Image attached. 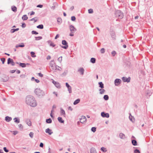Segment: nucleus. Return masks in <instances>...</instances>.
<instances>
[{
	"label": "nucleus",
	"instance_id": "1",
	"mask_svg": "<svg viewBox=\"0 0 153 153\" xmlns=\"http://www.w3.org/2000/svg\"><path fill=\"white\" fill-rule=\"evenodd\" d=\"M26 103L30 106L34 107L36 106L37 104L34 97L33 96L28 95L26 98Z\"/></svg>",
	"mask_w": 153,
	"mask_h": 153
},
{
	"label": "nucleus",
	"instance_id": "2",
	"mask_svg": "<svg viewBox=\"0 0 153 153\" xmlns=\"http://www.w3.org/2000/svg\"><path fill=\"white\" fill-rule=\"evenodd\" d=\"M34 93L36 95L39 97H43L45 94L44 91L41 90L40 88H38L35 89Z\"/></svg>",
	"mask_w": 153,
	"mask_h": 153
},
{
	"label": "nucleus",
	"instance_id": "3",
	"mask_svg": "<svg viewBox=\"0 0 153 153\" xmlns=\"http://www.w3.org/2000/svg\"><path fill=\"white\" fill-rule=\"evenodd\" d=\"M115 15L116 17L120 19H122L123 16V14L120 10H117L115 13Z\"/></svg>",
	"mask_w": 153,
	"mask_h": 153
},
{
	"label": "nucleus",
	"instance_id": "4",
	"mask_svg": "<svg viewBox=\"0 0 153 153\" xmlns=\"http://www.w3.org/2000/svg\"><path fill=\"white\" fill-rule=\"evenodd\" d=\"M62 44L65 46H62V47L64 49H67L68 48V43L65 40H63L62 41Z\"/></svg>",
	"mask_w": 153,
	"mask_h": 153
},
{
	"label": "nucleus",
	"instance_id": "5",
	"mask_svg": "<svg viewBox=\"0 0 153 153\" xmlns=\"http://www.w3.org/2000/svg\"><path fill=\"white\" fill-rule=\"evenodd\" d=\"M69 28L71 32L72 33H74L76 30V29L72 25H70Z\"/></svg>",
	"mask_w": 153,
	"mask_h": 153
},
{
	"label": "nucleus",
	"instance_id": "6",
	"mask_svg": "<svg viewBox=\"0 0 153 153\" xmlns=\"http://www.w3.org/2000/svg\"><path fill=\"white\" fill-rule=\"evenodd\" d=\"M121 82V79H116L114 81V84L116 86H118L120 84Z\"/></svg>",
	"mask_w": 153,
	"mask_h": 153
},
{
	"label": "nucleus",
	"instance_id": "7",
	"mask_svg": "<svg viewBox=\"0 0 153 153\" xmlns=\"http://www.w3.org/2000/svg\"><path fill=\"white\" fill-rule=\"evenodd\" d=\"M101 116L103 117L108 118L109 117V114L108 113H105L104 112L101 113Z\"/></svg>",
	"mask_w": 153,
	"mask_h": 153
},
{
	"label": "nucleus",
	"instance_id": "8",
	"mask_svg": "<svg viewBox=\"0 0 153 153\" xmlns=\"http://www.w3.org/2000/svg\"><path fill=\"white\" fill-rule=\"evenodd\" d=\"M122 80L124 82H129L130 81V77L127 78L125 77H123L122 78Z\"/></svg>",
	"mask_w": 153,
	"mask_h": 153
},
{
	"label": "nucleus",
	"instance_id": "9",
	"mask_svg": "<svg viewBox=\"0 0 153 153\" xmlns=\"http://www.w3.org/2000/svg\"><path fill=\"white\" fill-rule=\"evenodd\" d=\"M52 82L57 88H61L60 85L59 83L58 82H56L54 81H53Z\"/></svg>",
	"mask_w": 153,
	"mask_h": 153
},
{
	"label": "nucleus",
	"instance_id": "10",
	"mask_svg": "<svg viewBox=\"0 0 153 153\" xmlns=\"http://www.w3.org/2000/svg\"><path fill=\"white\" fill-rule=\"evenodd\" d=\"M110 34L112 39L113 40H115L116 39V36L115 34V32L114 31L111 32L110 33Z\"/></svg>",
	"mask_w": 153,
	"mask_h": 153
},
{
	"label": "nucleus",
	"instance_id": "11",
	"mask_svg": "<svg viewBox=\"0 0 153 153\" xmlns=\"http://www.w3.org/2000/svg\"><path fill=\"white\" fill-rule=\"evenodd\" d=\"M84 71L85 70L83 68H80L78 70V71L79 72L81 75L84 74Z\"/></svg>",
	"mask_w": 153,
	"mask_h": 153
},
{
	"label": "nucleus",
	"instance_id": "12",
	"mask_svg": "<svg viewBox=\"0 0 153 153\" xmlns=\"http://www.w3.org/2000/svg\"><path fill=\"white\" fill-rule=\"evenodd\" d=\"M86 119L85 116H82L80 119V122L82 123H83L86 121Z\"/></svg>",
	"mask_w": 153,
	"mask_h": 153
},
{
	"label": "nucleus",
	"instance_id": "13",
	"mask_svg": "<svg viewBox=\"0 0 153 153\" xmlns=\"http://www.w3.org/2000/svg\"><path fill=\"white\" fill-rule=\"evenodd\" d=\"M45 131L46 133L48 134L49 135H51L53 133L52 131L48 128H47L45 130Z\"/></svg>",
	"mask_w": 153,
	"mask_h": 153
},
{
	"label": "nucleus",
	"instance_id": "14",
	"mask_svg": "<svg viewBox=\"0 0 153 153\" xmlns=\"http://www.w3.org/2000/svg\"><path fill=\"white\" fill-rule=\"evenodd\" d=\"M47 42L51 46H52V47H54L56 45L51 40L48 41Z\"/></svg>",
	"mask_w": 153,
	"mask_h": 153
},
{
	"label": "nucleus",
	"instance_id": "15",
	"mask_svg": "<svg viewBox=\"0 0 153 153\" xmlns=\"http://www.w3.org/2000/svg\"><path fill=\"white\" fill-rule=\"evenodd\" d=\"M60 109L61 115H63L64 117H65V111L62 108H61Z\"/></svg>",
	"mask_w": 153,
	"mask_h": 153
},
{
	"label": "nucleus",
	"instance_id": "16",
	"mask_svg": "<svg viewBox=\"0 0 153 153\" xmlns=\"http://www.w3.org/2000/svg\"><path fill=\"white\" fill-rule=\"evenodd\" d=\"M12 120V118L11 117H9V116H6L5 117V120L6 121L9 122L11 121Z\"/></svg>",
	"mask_w": 153,
	"mask_h": 153
},
{
	"label": "nucleus",
	"instance_id": "17",
	"mask_svg": "<svg viewBox=\"0 0 153 153\" xmlns=\"http://www.w3.org/2000/svg\"><path fill=\"white\" fill-rule=\"evenodd\" d=\"M119 137L120 138L123 139H124L125 138V136L124 134L122 133H120L119 134Z\"/></svg>",
	"mask_w": 153,
	"mask_h": 153
},
{
	"label": "nucleus",
	"instance_id": "18",
	"mask_svg": "<svg viewBox=\"0 0 153 153\" xmlns=\"http://www.w3.org/2000/svg\"><path fill=\"white\" fill-rule=\"evenodd\" d=\"M26 124L29 126H31V122L30 120H27L26 121Z\"/></svg>",
	"mask_w": 153,
	"mask_h": 153
},
{
	"label": "nucleus",
	"instance_id": "19",
	"mask_svg": "<svg viewBox=\"0 0 153 153\" xmlns=\"http://www.w3.org/2000/svg\"><path fill=\"white\" fill-rule=\"evenodd\" d=\"M91 153H97L95 149L94 148H92L90 149Z\"/></svg>",
	"mask_w": 153,
	"mask_h": 153
},
{
	"label": "nucleus",
	"instance_id": "20",
	"mask_svg": "<svg viewBox=\"0 0 153 153\" xmlns=\"http://www.w3.org/2000/svg\"><path fill=\"white\" fill-rule=\"evenodd\" d=\"M58 121L61 123H64V121L63 120L61 117H59L57 118Z\"/></svg>",
	"mask_w": 153,
	"mask_h": 153
},
{
	"label": "nucleus",
	"instance_id": "21",
	"mask_svg": "<svg viewBox=\"0 0 153 153\" xmlns=\"http://www.w3.org/2000/svg\"><path fill=\"white\" fill-rule=\"evenodd\" d=\"M13 120L15 123H19L20 122V120L19 118L15 117L13 119Z\"/></svg>",
	"mask_w": 153,
	"mask_h": 153
},
{
	"label": "nucleus",
	"instance_id": "22",
	"mask_svg": "<svg viewBox=\"0 0 153 153\" xmlns=\"http://www.w3.org/2000/svg\"><path fill=\"white\" fill-rule=\"evenodd\" d=\"M80 101V100L79 99H78L75 100L73 104L74 105H76Z\"/></svg>",
	"mask_w": 153,
	"mask_h": 153
},
{
	"label": "nucleus",
	"instance_id": "23",
	"mask_svg": "<svg viewBox=\"0 0 153 153\" xmlns=\"http://www.w3.org/2000/svg\"><path fill=\"white\" fill-rule=\"evenodd\" d=\"M19 28H17L16 29H12L10 30V32L12 33H13L15 31H17L19 30Z\"/></svg>",
	"mask_w": 153,
	"mask_h": 153
},
{
	"label": "nucleus",
	"instance_id": "24",
	"mask_svg": "<svg viewBox=\"0 0 153 153\" xmlns=\"http://www.w3.org/2000/svg\"><path fill=\"white\" fill-rule=\"evenodd\" d=\"M99 91H100V94H104L105 91V90L104 89H103L102 88L100 89L99 90Z\"/></svg>",
	"mask_w": 153,
	"mask_h": 153
},
{
	"label": "nucleus",
	"instance_id": "25",
	"mask_svg": "<svg viewBox=\"0 0 153 153\" xmlns=\"http://www.w3.org/2000/svg\"><path fill=\"white\" fill-rule=\"evenodd\" d=\"M11 9L14 12H16L17 11V8L15 6H12Z\"/></svg>",
	"mask_w": 153,
	"mask_h": 153
},
{
	"label": "nucleus",
	"instance_id": "26",
	"mask_svg": "<svg viewBox=\"0 0 153 153\" xmlns=\"http://www.w3.org/2000/svg\"><path fill=\"white\" fill-rule=\"evenodd\" d=\"M99 85V87L101 88H104V84L102 82H99L98 83Z\"/></svg>",
	"mask_w": 153,
	"mask_h": 153
},
{
	"label": "nucleus",
	"instance_id": "27",
	"mask_svg": "<svg viewBox=\"0 0 153 153\" xmlns=\"http://www.w3.org/2000/svg\"><path fill=\"white\" fill-rule=\"evenodd\" d=\"M22 19L24 20H26L28 19V17L27 15H25L22 16Z\"/></svg>",
	"mask_w": 153,
	"mask_h": 153
},
{
	"label": "nucleus",
	"instance_id": "28",
	"mask_svg": "<svg viewBox=\"0 0 153 153\" xmlns=\"http://www.w3.org/2000/svg\"><path fill=\"white\" fill-rule=\"evenodd\" d=\"M90 62L92 63H94L96 62V59L94 58H92L90 60Z\"/></svg>",
	"mask_w": 153,
	"mask_h": 153
},
{
	"label": "nucleus",
	"instance_id": "29",
	"mask_svg": "<svg viewBox=\"0 0 153 153\" xmlns=\"http://www.w3.org/2000/svg\"><path fill=\"white\" fill-rule=\"evenodd\" d=\"M132 143L134 146H136L137 145V142L135 140H132Z\"/></svg>",
	"mask_w": 153,
	"mask_h": 153
},
{
	"label": "nucleus",
	"instance_id": "30",
	"mask_svg": "<svg viewBox=\"0 0 153 153\" xmlns=\"http://www.w3.org/2000/svg\"><path fill=\"white\" fill-rule=\"evenodd\" d=\"M19 65L22 68H24L26 67V64L25 63H20Z\"/></svg>",
	"mask_w": 153,
	"mask_h": 153
},
{
	"label": "nucleus",
	"instance_id": "31",
	"mask_svg": "<svg viewBox=\"0 0 153 153\" xmlns=\"http://www.w3.org/2000/svg\"><path fill=\"white\" fill-rule=\"evenodd\" d=\"M52 122V120L51 118H49L46 120V122L48 123H51Z\"/></svg>",
	"mask_w": 153,
	"mask_h": 153
},
{
	"label": "nucleus",
	"instance_id": "32",
	"mask_svg": "<svg viewBox=\"0 0 153 153\" xmlns=\"http://www.w3.org/2000/svg\"><path fill=\"white\" fill-rule=\"evenodd\" d=\"M129 119L130 120L132 121V122H133L134 120V118H133L131 115V114H130V116H129Z\"/></svg>",
	"mask_w": 153,
	"mask_h": 153
},
{
	"label": "nucleus",
	"instance_id": "33",
	"mask_svg": "<svg viewBox=\"0 0 153 153\" xmlns=\"http://www.w3.org/2000/svg\"><path fill=\"white\" fill-rule=\"evenodd\" d=\"M18 127L21 130H23V126L21 124H19L18 125Z\"/></svg>",
	"mask_w": 153,
	"mask_h": 153
},
{
	"label": "nucleus",
	"instance_id": "34",
	"mask_svg": "<svg viewBox=\"0 0 153 153\" xmlns=\"http://www.w3.org/2000/svg\"><path fill=\"white\" fill-rule=\"evenodd\" d=\"M37 27L38 28L42 29L43 28V25H40L37 26Z\"/></svg>",
	"mask_w": 153,
	"mask_h": 153
},
{
	"label": "nucleus",
	"instance_id": "35",
	"mask_svg": "<svg viewBox=\"0 0 153 153\" xmlns=\"http://www.w3.org/2000/svg\"><path fill=\"white\" fill-rule=\"evenodd\" d=\"M103 98L105 100H107L109 99V97L108 95H105L103 97Z\"/></svg>",
	"mask_w": 153,
	"mask_h": 153
},
{
	"label": "nucleus",
	"instance_id": "36",
	"mask_svg": "<svg viewBox=\"0 0 153 153\" xmlns=\"http://www.w3.org/2000/svg\"><path fill=\"white\" fill-rule=\"evenodd\" d=\"M101 150L104 152H106L107 151L106 149L104 147H102L101 148Z\"/></svg>",
	"mask_w": 153,
	"mask_h": 153
},
{
	"label": "nucleus",
	"instance_id": "37",
	"mask_svg": "<svg viewBox=\"0 0 153 153\" xmlns=\"http://www.w3.org/2000/svg\"><path fill=\"white\" fill-rule=\"evenodd\" d=\"M13 61V60L12 59H11L10 58H8L7 61V64H9L11 63V62Z\"/></svg>",
	"mask_w": 153,
	"mask_h": 153
},
{
	"label": "nucleus",
	"instance_id": "38",
	"mask_svg": "<svg viewBox=\"0 0 153 153\" xmlns=\"http://www.w3.org/2000/svg\"><path fill=\"white\" fill-rule=\"evenodd\" d=\"M55 69L57 70L58 71H60L62 70V68L58 66H56V69Z\"/></svg>",
	"mask_w": 153,
	"mask_h": 153
},
{
	"label": "nucleus",
	"instance_id": "39",
	"mask_svg": "<svg viewBox=\"0 0 153 153\" xmlns=\"http://www.w3.org/2000/svg\"><path fill=\"white\" fill-rule=\"evenodd\" d=\"M91 131L94 132L96 131V128L95 127H93L91 128Z\"/></svg>",
	"mask_w": 153,
	"mask_h": 153
},
{
	"label": "nucleus",
	"instance_id": "40",
	"mask_svg": "<svg viewBox=\"0 0 153 153\" xmlns=\"http://www.w3.org/2000/svg\"><path fill=\"white\" fill-rule=\"evenodd\" d=\"M57 21L58 22L61 23L62 22V20L61 18H58L57 19Z\"/></svg>",
	"mask_w": 153,
	"mask_h": 153
},
{
	"label": "nucleus",
	"instance_id": "41",
	"mask_svg": "<svg viewBox=\"0 0 153 153\" xmlns=\"http://www.w3.org/2000/svg\"><path fill=\"white\" fill-rule=\"evenodd\" d=\"M42 39V37L41 36H38L37 37H35L36 40H40Z\"/></svg>",
	"mask_w": 153,
	"mask_h": 153
},
{
	"label": "nucleus",
	"instance_id": "42",
	"mask_svg": "<svg viewBox=\"0 0 153 153\" xmlns=\"http://www.w3.org/2000/svg\"><path fill=\"white\" fill-rule=\"evenodd\" d=\"M68 91L70 93H71L72 92V90H71V86H70V87H68Z\"/></svg>",
	"mask_w": 153,
	"mask_h": 153
},
{
	"label": "nucleus",
	"instance_id": "43",
	"mask_svg": "<svg viewBox=\"0 0 153 153\" xmlns=\"http://www.w3.org/2000/svg\"><path fill=\"white\" fill-rule=\"evenodd\" d=\"M33 133L32 132H30L29 134V136H30V137L31 138H33Z\"/></svg>",
	"mask_w": 153,
	"mask_h": 153
},
{
	"label": "nucleus",
	"instance_id": "44",
	"mask_svg": "<svg viewBox=\"0 0 153 153\" xmlns=\"http://www.w3.org/2000/svg\"><path fill=\"white\" fill-rule=\"evenodd\" d=\"M62 60V56H60L58 59V61L60 63Z\"/></svg>",
	"mask_w": 153,
	"mask_h": 153
},
{
	"label": "nucleus",
	"instance_id": "45",
	"mask_svg": "<svg viewBox=\"0 0 153 153\" xmlns=\"http://www.w3.org/2000/svg\"><path fill=\"white\" fill-rule=\"evenodd\" d=\"M54 64V62L53 60H51L50 62V65L51 67H53V65Z\"/></svg>",
	"mask_w": 153,
	"mask_h": 153
},
{
	"label": "nucleus",
	"instance_id": "46",
	"mask_svg": "<svg viewBox=\"0 0 153 153\" xmlns=\"http://www.w3.org/2000/svg\"><path fill=\"white\" fill-rule=\"evenodd\" d=\"M88 12L89 13H92L93 12V10L92 9H90L88 10Z\"/></svg>",
	"mask_w": 153,
	"mask_h": 153
},
{
	"label": "nucleus",
	"instance_id": "47",
	"mask_svg": "<svg viewBox=\"0 0 153 153\" xmlns=\"http://www.w3.org/2000/svg\"><path fill=\"white\" fill-rule=\"evenodd\" d=\"M31 33L33 34H38V32L34 30H33L32 31Z\"/></svg>",
	"mask_w": 153,
	"mask_h": 153
},
{
	"label": "nucleus",
	"instance_id": "48",
	"mask_svg": "<svg viewBox=\"0 0 153 153\" xmlns=\"http://www.w3.org/2000/svg\"><path fill=\"white\" fill-rule=\"evenodd\" d=\"M30 54H31V56L32 57H35L36 56L35 55L33 56V55H34L35 54V53L33 51H32L30 52Z\"/></svg>",
	"mask_w": 153,
	"mask_h": 153
},
{
	"label": "nucleus",
	"instance_id": "49",
	"mask_svg": "<svg viewBox=\"0 0 153 153\" xmlns=\"http://www.w3.org/2000/svg\"><path fill=\"white\" fill-rule=\"evenodd\" d=\"M111 53L113 56H114L116 54V52L115 51H113L111 52Z\"/></svg>",
	"mask_w": 153,
	"mask_h": 153
},
{
	"label": "nucleus",
	"instance_id": "50",
	"mask_svg": "<svg viewBox=\"0 0 153 153\" xmlns=\"http://www.w3.org/2000/svg\"><path fill=\"white\" fill-rule=\"evenodd\" d=\"M76 19V18L74 16H72L71 17V20L72 21H74Z\"/></svg>",
	"mask_w": 153,
	"mask_h": 153
},
{
	"label": "nucleus",
	"instance_id": "51",
	"mask_svg": "<svg viewBox=\"0 0 153 153\" xmlns=\"http://www.w3.org/2000/svg\"><path fill=\"white\" fill-rule=\"evenodd\" d=\"M134 153H140L139 150L137 149H136L134 150Z\"/></svg>",
	"mask_w": 153,
	"mask_h": 153
},
{
	"label": "nucleus",
	"instance_id": "52",
	"mask_svg": "<svg viewBox=\"0 0 153 153\" xmlns=\"http://www.w3.org/2000/svg\"><path fill=\"white\" fill-rule=\"evenodd\" d=\"M1 60L2 61V63L3 64H4L5 61V59L4 58H2L1 59Z\"/></svg>",
	"mask_w": 153,
	"mask_h": 153
},
{
	"label": "nucleus",
	"instance_id": "53",
	"mask_svg": "<svg viewBox=\"0 0 153 153\" xmlns=\"http://www.w3.org/2000/svg\"><path fill=\"white\" fill-rule=\"evenodd\" d=\"M19 46H20V47H23L25 46V45L23 43H21V45H19Z\"/></svg>",
	"mask_w": 153,
	"mask_h": 153
},
{
	"label": "nucleus",
	"instance_id": "54",
	"mask_svg": "<svg viewBox=\"0 0 153 153\" xmlns=\"http://www.w3.org/2000/svg\"><path fill=\"white\" fill-rule=\"evenodd\" d=\"M3 149L4 150V151L6 152H9L8 150L7 149L6 147H4L3 148Z\"/></svg>",
	"mask_w": 153,
	"mask_h": 153
},
{
	"label": "nucleus",
	"instance_id": "55",
	"mask_svg": "<svg viewBox=\"0 0 153 153\" xmlns=\"http://www.w3.org/2000/svg\"><path fill=\"white\" fill-rule=\"evenodd\" d=\"M13 134L14 135H16L18 133V131H14Z\"/></svg>",
	"mask_w": 153,
	"mask_h": 153
},
{
	"label": "nucleus",
	"instance_id": "56",
	"mask_svg": "<svg viewBox=\"0 0 153 153\" xmlns=\"http://www.w3.org/2000/svg\"><path fill=\"white\" fill-rule=\"evenodd\" d=\"M101 51L102 53H103L105 52V50L104 48H102L101 50Z\"/></svg>",
	"mask_w": 153,
	"mask_h": 153
},
{
	"label": "nucleus",
	"instance_id": "57",
	"mask_svg": "<svg viewBox=\"0 0 153 153\" xmlns=\"http://www.w3.org/2000/svg\"><path fill=\"white\" fill-rule=\"evenodd\" d=\"M30 21H34L35 22H36L37 21V20L35 19V18H32V19H31L30 20Z\"/></svg>",
	"mask_w": 153,
	"mask_h": 153
},
{
	"label": "nucleus",
	"instance_id": "58",
	"mask_svg": "<svg viewBox=\"0 0 153 153\" xmlns=\"http://www.w3.org/2000/svg\"><path fill=\"white\" fill-rule=\"evenodd\" d=\"M43 146H44V145H43V143H40V144L39 145L40 147H43Z\"/></svg>",
	"mask_w": 153,
	"mask_h": 153
},
{
	"label": "nucleus",
	"instance_id": "59",
	"mask_svg": "<svg viewBox=\"0 0 153 153\" xmlns=\"http://www.w3.org/2000/svg\"><path fill=\"white\" fill-rule=\"evenodd\" d=\"M65 84L66 86L68 88V87H70V86L68 84V83L67 82Z\"/></svg>",
	"mask_w": 153,
	"mask_h": 153
},
{
	"label": "nucleus",
	"instance_id": "60",
	"mask_svg": "<svg viewBox=\"0 0 153 153\" xmlns=\"http://www.w3.org/2000/svg\"><path fill=\"white\" fill-rule=\"evenodd\" d=\"M6 79H5V80H3V81L4 82H6L7 81L8 79H9V77H7L6 78Z\"/></svg>",
	"mask_w": 153,
	"mask_h": 153
},
{
	"label": "nucleus",
	"instance_id": "61",
	"mask_svg": "<svg viewBox=\"0 0 153 153\" xmlns=\"http://www.w3.org/2000/svg\"><path fill=\"white\" fill-rule=\"evenodd\" d=\"M43 7V5L41 4H39L37 5V7H38L42 8Z\"/></svg>",
	"mask_w": 153,
	"mask_h": 153
},
{
	"label": "nucleus",
	"instance_id": "62",
	"mask_svg": "<svg viewBox=\"0 0 153 153\" xmlns=\"http://www.w3.org/2000/svg\"><path fill=\"white\" fill-rule=\"evenodd\" d=\"M68 110H70L71 111H72L73 110V109L72 108H71V106H69L68 107Z\"/></svg>",
	"mask_w": 153,
	"mask_h": 153
},
{
	"label": "nucleus",
	"instance_id": "63",
	"mask_svg": "<svg viewBox=\"0 0 153 153\" xmlns=\"http://www.w3.org/2000/svg\"><path fill=\"white\" fill-rule=\"evenodd\" d=\"M46 59L48 60L50 59H51V56H50L48 55Z\"/></svg>",
	"mask_w": 153,
	"mask_h": 153
},
{
	"label": "nucleus",
	"instance_id": "64",
	"mask_svg": "<svg viewBox=\"0 0 153 153\" xmlns=\"http://www.w3.org/2000/svg\"><path fill=\"white\" fill-rule=\"evenodd\" d=\"M26 27V25L25 23H23L22 24V27L23 28H24Z\"/></svg>",
	"mask_w": 153,
	"mask_h": 153
}]
</instances>
